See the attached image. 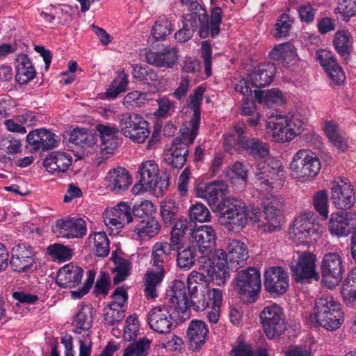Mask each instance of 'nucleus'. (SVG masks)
<instances>
[{
  "label": "nucleus",
  "mask_w": 356,
  "mask_h": 356,
  "mask_svg": "<svg viewBox=\"0 0 356 356\" xmlns=\"http://www.w3.org/2000/svg\"><path fill=\"white\" fill-rule=\"evenodd\" d=\"M244 122H238L234 126L235 134L226 136L224 140V146L229 150L236 144H238L243 150L257 159H266L270 154L269 145L257 138H248L243 134L246 130Z\"/></svg>",
  "instance_id": "obj_1"
},
{
  "label": "nucleus",
  "mask_w": 356,
  "mask_h": 356,
  "mask_svg": "<svg viewBox=\"0 0 356 356\" xmlns=\"http://www.w3.org/2000/svg\"><path fill=\"white\" fill-rule=\"evenodd\" d=\"M183 6L187 8L190 12L187 15L197 17L201 24L200 37L207 38L209 34L211 38H216L220 33V26L222 24V10L219 7H214L211 14V24L209 25L208 15L197 0H180Z\"/></svg>",
  "instance_id": "obj_2"
},
{
  "label": "nucleus",
  "mask_w": 356,
  "mask_h": 356,
  "mask_svg": "<svg viewBox=\"0 0 356 356\" xmlns=\"http://www.w3.org/2000/svg\"><path fill=\"white\" fill-rule=\"evenodd\" d=\"M312 212L305 213L295 218L289 229L290 238L297 244H307L316 241L323 231V227L316 222Z\"/></svg>",
  "instance_id": "obj_3"
},
{
  "label": "nucleus",
  "mask_w": 356,
  "mask_h": 356,
  "mask_svg": "<svg viewBox=\"0 0 356 356\" xmlns=\"http://www.w3.org/2000/svg\"><path fill=\"white\" fill-rule=\"evenodd\" d=\"M180 132L181 135L173 140L171 147L164 153V162L172 168L179 169L184 165L188 156V147L197 136L192 138V131L188 128L181 127Z\"/></svg>",
  "instance_id": "obj_4"
},
{
  "label": "nucleus",
  "mask_w": 356,
  "mask_h": 356,
  "mask_svg": "<svg viewBox=\"0 0 356 356\" xmlns=\"http://www.w3.org/2000/svg\"><path fill=\"white\" fill-rule=\"evenodd\" d=\"M321 166L315 154L303 149L294 154L289 168L293 177L304 181L314 177L319 172Z\"/></svg>",
  "instance_id": "obj_5"
},
{
  "label": "nucleus",
  "mask_w": 356,
  "mask_h": 356,
  "mask_svg": "<svg viewBox=\"0 0 356 356\" xmlns=\"http://www.w3.org/2000/svg\"><path fill=\"white\" fill-rule=\"evenodd\" d=\"M119 128L124 136L137 143H143L150 134L148 122L142 116L133 113L119 116Z\"/></svg>",
  "instance_id": "obj_6"
},
{
  "label": "nucleus",
  "mask_w": 356,
  "mask_h": 356,
  "mask_svg": "<svg viewBox=\"0 0 356 356\" xmlns=\"http://www.w3.org/2000/svg\"><path fill=\"white\" fill-rule=\"evenodd\" d=\"M260 319L264 331L270 339L278 337L286 330L283 309L277 304L265 307L260 314Z\"/></svg>",
  "instance_id": "obj_7"
},
{
  "label": "nucleus",
  "mask_w": 356,
  "mask_h": 356,
  "mask_svg": "<svg viewBox=\"0 0 356 356\" xmlns=\"http://www.w3.org/2000/svg\"><path fill=\"white\" fill-rule=\"evenodd\" d=\"M235 289L243 298L254 301L261 289L260 272L254 268L238 271L234 278Z\"/></svg>",
  "instance_id": "obj_8"
},
{
  "label": "nucleus",
  "mask_w": 356,
  "mask_h": 356,
  "mask_svg": "<svg viewBox=\"0 0 356 356\" xmlns=\"http://www.w3.org/2000/svg\"><path fill=\"white\" fill-rule=\"evenodd\" d=\"M321 275L325 285L333 288L341 281L345 271L341 256L337 252L326 253L321 261Z\"/></svg>",
  "instance_id": "obj_9"
},
{
  "label": "nucleus",
  "mask_w": 356,
  "mask_h": 356,
  "mask_svg": "<svg viewBox=\"0 0 356 356\" xmlns=\"http://www.w3.org/2000/svg\"><path fill=\"white\" fill-rule=\"evenodd\" d=\"M316 257L312 252L298 254L295 264L291 266L292 276L297 282L307 283L312 279L317 280Z\"/></svg>",
  "instance_id": "obj_10"
},
{
  "label": "nucleus",
  "mask_w": 356,
  "mask_h": 356,
  "mask_svg": "<svg viewBox=\"0 0 356 356\" xmlns=\"http://www.w3.org/2000/svg\"><path fill=\"white\" fill-rule=\"evenodd\" d=\"M221 222L225 225L243 227L245 225V207L236 198L224 199L219 204Z\"/></svg>",
  "instance_id": "obj_11"
},
{
  "label": "nucleus",
  "mask_w": 356,
  "mask_h": 356,
  "mask_svg": "<svg viewBox=\"0 0 356 356\" xmlns=\"http://www.w3.org/2000/svg\"><path fill=\"white\" fill-rule=\"evenodd\" d=\"M331 200L339 209H348L353 207L355 197L353 187L348 179L338 177L332 181Z\"/></svg>",
  "instance_id": "obj_12"
},
{
  "label": "nucleus",
  "mask_w": 356,
  "mask_h": 356,
  "mask_svg": "<svg viewBox=\"0 0 356 356\" xmlns=\"http://www.w3.org/2000/svg\"><path fill=\"white\" fill-rule=\"evenodd\" d=\"M105 225L111 229L110 234L115 235L125 225L134 221L131 207L124 202L106 210L104 216Z\"/></svg>",
  "instance_id": "obj_13"
},
{
  "label": "nucleus",
  "mask_w": 356,
  "mask_h": 356,
  "mask_svg": "<svg viewBox=\"0 0 356 356\" xmlns=\"http://www.w3.org/2000/svg\"><path fill=\"white\" fill-rule=\"evenodd\" d=\"M189 302L185 283L175 280L165 293L163 305L178 314H184L189 309Z\"/></svg>",
  "instance_id": "obj_14"
},
{
  "label": "nucleus",
  "mask_w": 356,
  "mask_h": 356,
  "mask_svg": "<svg viewBox=\"0 0 356 356\" xmlns=\"http://www.w3.org/2000/svg\"><path fill=\"white\" fill-rule=\"evenodd\" d=\"M138 174L137 178L145 190L161 194L163 188L167 186L161 178L159 177V167L154 161L143 162L138 168Z\"/></svg>",
  "instance_id": "obj_15"
},
{
  "label": "nucleus",
  "mask_w": 356,
  "mask_h": 356,
  "mask_svg": "<svg viewBox=\"0 0 356 356\" xmlns=\"http://www.w3.org/2000/svg\"><path fill=\"white\" fill-rule=\"evenodd\" d=\"M284 177L283 168L278 163L275 167H273L266 161H261L256 167L255 178L263 186L264 189L268 190L275 186H282Z\"/></svg>",
  "instance_id": "obj_16"
},
{
  "label": "nucleus",
  "mask_w": 356,
  "mask_h": 356,
  "mask_svg": "<svg viewBox=\"0 0 356 356\" xmlns=\"http://www.w3.org/2000/svg\"><path fill=\"white\" fill-rule=\"evenodd\" d=\"M35 254L31 246L22 243L12 249L10 261L11 268L16 272H29L35 268Z\"/></svg>",
  "instance_id": "obj_17"
},
{
  "label": "nucleus",
  "mask_w": 356,
  "mask_h": 356,
  "mask_svg": "<svg viewBox=\"0 0 356 356\" xmlns=\"http://www.w3.org/2000/svg\"><path fill=\"white\" fill-rule=\"evenodd\" d=\"M265 222L259 224L258 227L264 232L271 233L278 230L281 226L280 212L282 202L275 196L270 195L263 200Z\"/></svg>",
  "instance_id": "obj_18"
},
{
  "label": "nucleus",
  "mask_w": 356,
  "mask_h": 356,
  "mask_svg": "<svg viewBox=\"0 0 356 356\" xmlns=\"http://www.w3.org/2000/svg\"><path fill=\"white\" fill-rule=\"evenodd\" d=\"M171 310L164 305L152 308L147 316L149 327L160 334L169 333L174 326Z\"/></svg>",
  "instance_id": "obj_19"
},
{
  "label": "nucleus",
  "mask_w": 356,
  "mask_h": 356,
  "mask_svg": "<svg viewBox=\"0 0 356 356\" xmlns=\"http://www.w3.org/2000/svg\"><path fill=\"white\" fill-rule=\"evenodd\" d=\"M264 287L270 293L284 294L289 287V276L280 266H272L264 273Z\"/></svg>",
  "instance_id": "obj_20"
},
{
  "label": "nucleus",
  "mask_w": 356,
  "mask_h": 356,
  "mask_svg": "<svg viewBox=\"0 0 356 356\" xmlns=\"http://www.w3.org/2000/svg\"><path fill=\"white\" fill-rule=\"evenodd\" d=\"M53 232L64 238H81L86 234V223L82 218L58 220L52 227Z\"/></svg>",
  "instance_id": "obj_21"
},
{
  "label": "nucleus",
  "mask_w": 356,
  "mask_h": 356,
  "mask_svg": "<svg viewBox=\"0 0 356 356\" xmlns=\"http://www.w3.org/2000/svg\"><path fill=\"white\" fill-rule=\"evenodd\" d=\"M328 313L333 318L332 320L337 321V318L342 317L343 312L340 305L332 296H323L318 298L315 302L314 314L316 321H321L322 323L328 325L325 318Z\"/></svg>",
  "instance_id": "obj_22"
},
{
  "label": "nucleus",
  "mask_w": 356,
  "mask_h": 356,
  "mask_svg": "<svg viewBox=\"0 0 356 356\" xmlns=\"http://www.w3.org/2000/svg\"><path fill=\"white\" fill-rule=\"evenodd\" d=\"M188 234L193 238V243L202 254L210 252L216 243V233L212 227L200 226L191 230Z\"/></svg>",
  "instance_id": "obj_23"
},
{
  "label": "nucleus",
  "mask_w": 356,
  "mask_h": 356,
  "mask_svg": "<svg viewBox=\"0 0 356 356\" xmlns=\"http://www.w3.org/2000/svg\"><path fill=\"white\" fill-rule=\"evenodd\" d=\"M140 56L143 61L156 67H172L177 60V52L171 47H166L161 51L144 49Z\"/></svg>",
  "instance_id": "obj_24"
},
{
  "label": "nucleus",
  "mask_w": 356,
  "mask_h": 356,
  "mask_svg": "<svg viewBox=\"0 0 356 356\" xmlns=\"http://www.w3.org/2000/svg\"><path fill=\"white\" fill-rule=\"evenodd\" d=\"M222 300V293L220 289L204 287L200 296H192L189 309L192 308L197 312L203 311L211 305L220 306Z\"/></svg>",
  "instance_id": "obj_25"
},
{
  "label": "nucleus",
  "mask_w": 356,
  "mask_h": 356,
  "mask_svg": "<svg viewBox=\"0 0 356 356\" xmlns=\"http://www.w3.org/2000/svg\"><path fill=\"white\" fill-rule=\"evenodd\" d=\"M287 116L272 113L266 120L267 134L279 143L291 141L288 134Z\"/></svg>",
  "instance_id": "obj_26"
},
{
  "label": "nucleus",
  "mask_w": 356,
  "mask_h": 356,
  "mask_svg": "<svg viewBox=\"0 0 356 356\" xmlns=\"http://www.w3.org/2000/svg\"><path fill=\"white\" fill-rule=\"evenodd\" d=\"M200 270L209 275V280L216 282L218 286L223 285L229 277V266L223 264H214L208 256H202L199 259Z\"/></svg>",
  "instance_id": "obj_27"
},
{
  "label": "nucleus",
  "mask_w": 356,
  "mask_h": 356,
  "mask_svg": "<svg viewBox=\"0 0 356 356\" xmlns=\"http://www.w3.org/2000/svg\"><path fill=\"white\" fill-rule=\"evenodd\" d=\"M28 143L37 150L47 151L56 147V135L44 129H35L26 136Z\"/></svg>",
  "instance_id": "obj_28"
},
{
  "label": "nucleus",
  "mask_w": 356,
  "mask_h": 356,
  "mask_svg": "<svg viewBox=\"0 0 356 356\" xmlns=\"http://www.w3.org/2000/svg\"><path fill=\"white\" fill-rule=\"evenodd\" d=\"M317 59L333 83L337 85L343 83L345 79V74L332 58L330 51L325 49L318 51Z\"/></svg>",
  "instance_id": "obj_29"
},
{
  "label": "nucleus",
  "mask_w": 356,
  "mask_h": 356,
  "mask_svg": "<svg viewBox=\"0 0 356 356\" xmlns=\"http://www.w3.org/2000/svg\"><path fill=\"white\" fill-rule=\"evenodd\" d=\"M205 89L198 86L193 93L188 97V106L193 110V117L190 121L186 122L181 127L188 128L192 131V137L197 135L200 122V104Z\"/></svg>",
  "instance_id": "obj_30"
},
{
  "label": "nucleus",
  "mask_w": 356,
  "mask_h": 356,
  "mask_svg": "<svg viewBox=\"0 0 356 356\" xmlns=\"http://www.w3.org/2000/svg\"><path fill=\"white\" fill-rule=\"evenodd\" d=\"M83 275V270L81 267L69 264L58 270L56 283L62 288H74L81 282Z\"/></svg>",
  "instance_id": "obj_31"
},
{
  "label": "nucleus",
  "mask_w": 356,
  "mask_h": 356,
  "mask_svg": "<svg viewBox=\"0 0 356 356\" xmlns=\"http://www.w3.org/2000/svg\"><path fill=\"white\" fill-rule=\"evenodd\" d=\"M209 329L204 322L200 320H193L187 329V337L191 348L197 350L206 342Z\"/></svg>",
  "instance_id": "obj_32"
},
{
  "label": "nucleus",
  "mask_w": 356,
  "mask_h": 356,
  "mask_svg": "<svg viewBox=\"0 0 356 356\" xmlns=\"http://www.w3.org/2000/svg\"><path fill=\"white\" fill-rule=\"evenodd\" d=\"M106 188L116 193L126 191L131 184V178L127 170L118 168L111 170L107 176Z\"/></svg>",
  "instance_id": "obj_33"
},
{
  "label": "nucleus",
  "mask_w": 356,
  "mask_h": 356,
  "mask_svg": "<svg viewBox=\"0 0 356 356\" xmlns=\"http://www.w3.org/2000/svg\"><path fill=\"white\" fill-rule=\"evenodd\" d=\"M165 273V270H148L143 278L144 296L148 299H155L159 295L161 286Z\"/></svg>",
  "instance_id": "obj_34"
},
{
  "label": "nucleus",
  "mask_w": 356,
  "mask_h": 356,
  "mask_svg": "<svg viewBox=\"0 0 356 356\" xmlns=\"http://www.w3.org/2000/svg\"><path fill=\"white\" fill-rule=\"evenodd\" d=\"M227 250L229 263L233 268L238 269L246 264L248 251L243 242L237 239L229 240Z\"/></svg>",
  "instance_id": "obj_35"
},
{
  "label": "nucleus",
  "mask_w": 356,
  "mask_h": 356,
  "mask_svg": "<svg viewBox=\"0 0 356 356\" xmlns=\"http://www.w3.org/2000/svg\"><path fill=\"white\" fill-rule=\"evenodd\" d=\"M275 74V66L272 63H264L255 67L249 74L251 84L257 88L268 86Z\"/></svg>",
  "instance_id": "obj_36"
},
{
  "label": "nucleus",
  "mask_w": 356,
  "mask_h": 356,
  "mask_svg": "<svg viewBox=\"0 0 356 356\" xmlns=\"http://www.w3.org/2000/svg\"><path fill=\"white\" fill-rule=\"evenodd\" d=\"M96 129L99 134L101 152L103 154H112L117 147V134L120 129L107 124H99Z\"/></svg>",
  "instance_id": "obj_37"
},
{
  "label": "nucleus",
  "mask_w": 356,
  "mask_h": 356,
  "mask_svg": "<svg viewBox=\"0 0 356 356\" xmlns=\"http://www.w3.org/2000/svg\"><path fill=\"white\" fill-rule=\"evenodd\" d=\"M72 164V157L63 152H51L43 161V165L51 174L65 172Z\"/></svg>",
  "instance_id": "obj_38"
},
{
  "label": "nucleus",
  "mask_w": 356,
  "mask_h": 356,
  "mask_svg": "<svg viewBox=\"0 0 356 356\" xmlns=\"http://www.w3.org/2000/svg\"><path fill=\"white\" fill-rule=\"evenodd\" d=\"M15 60V79L19 84H26L33 80L36 74L32 62L28 55L25 54H19Z\"/></svg>",
  "instance_id": "obj_39"
},
{
  "label": "nucleus",
  "mask_w": 356,
  "mask_h": 356,
  "mask_svg": "<svg viewBox=\"0 0 356 356\" xmlns=\"http://www.w3.org/2000/svg\"><path fill=\"white\" fill-rule=\"evenodd\" d=\"M134 231L142 239H149L156 236L161 229L159 221L151 216H147L141 220L135 222Z\"/></svg>",
  "instance_id": "obj_40"
},
{
  "label": "nucleus",
  "mask_w": 356,
  "mask_h": 356,
  "mask_svg": "<svg viewBox=\"0 0 356 356\" xmlns=\"http://www.w3.org/2000/svg\"><path fill=\"white\" fill-rule=\"evenodd\" d=\"M183 27L175 34V40L179 42H184L190 40L195 31L199 28L201 30V24L197 17L189 15L182 16Z\"/></svg>",
  "instance_id": "obj_41"
},
{
  "label": "nucleus",
  "mask_w": 356,
  "mask_h": 356,
  "mask_svg": "<svg viewBox=\"0 0 356 356\" xmlns=\"http://www.w3.org/2000/svg\"><path fill=\"white\" fill-rule=\"evenodd\" d=\"M227 191V184L222 181L218 180L207 184L199 193L200 196L211 205L215 204L218 200V195H225Z\"/></svg>",
  "instance_id": "obj_42"
},
{
  "label": "nucleus",
  "mask_w": 356,
  "mask_h": 356,
  "mask_svg": "<svg viewBox=\"0 0 356 356\" xmlns=\"http://www.w3.org/2000/svg\"><path fill=\"white\" fill-rule=\"evenodd\" d=\"M111 260L115 265L112 270L113 283L118 284L125 280L130 275L131 264L128 260L118 255L115 252L112 253Z\"/></svg>",
  "instance_id": "obj_43"
},
{
  "label": "nucleus",
  "mask_w": 356,
  "mask_h": 356,
  "mask_svg": "<svg viewBox=\"0 0 356 356\" xmlns=\"http://www.w3.org/2000/svg\"><path fill=\"white\" fill-rule=\"evenodd\" d=\"M323 130L330 142L338 149L344 152L348 147L347 140L339 134L338 125L332 121L324 122Z\"/></svg>",
  "instance_id": "obj_44"
},
{
  "label": "nucleus",
  "mask_w": 356,
  "mask_h": 356,
  "mask_svg": "<svg viewBox=\"0 0 356 356\" xmlns=\"http://www.w3.org/2000/svg\"><path fill=\"white\" fill-rule=\"evenodd\" d=\"M333 44L337 53L342 57L346 58L352 49V38L350 33L347 31H337L333 40Z\"/></svg>",
  "instance_id": "obj_45"
},
{
  "label": "nucleus",
  "mask_w": 356,
  "mask_h": 356,
  "mask_svg": "<svg viewBox=\"0 0 356 356\" xmlns=\"http://www.w3.org/2000/svg\"><path fill=\"white\" fill-rule=\"evenodd\" d=\"M179 204L172 199L163 201L161 204V216L165 225L173 224L178 219Z\"/></svg>",
  "instance_id": "obj_46"
},
{
  "label": "nucleus",
  "mask_w": 356,
  "mask_h": 356,
  "mask_svg": "<svg viewBox=\"0 0 356 356\" xmlns=\"http://www.w3.org/2000/svg\"><path fill=\"white\" fill-rule=\"evenodd\" d=\"M133 76L139 81H143L149 85H155L158 81V75L155 70L149 67L139 65L133 66Z\"/></svg>",
  "instance_id": "obj_47"
},
{
  "label": "nucleus",
  "mask_w": 356,
  "mask_h": 356,
  "mask_svg": "<svg viewBox=\"0 0 356 356\" xmlns=\"http://www.w3.org/2000/svg\"><path fill=\"white\" fill-rule=\"evenodd\" d=\"M347 220L339 213L332 214L329 222V230L332 235L345 236L349 233Z\"/></svg>",
  "instance_id": "obj_48"
},
{
  "label": "nucleus",
  "mask_w": 356,
  "mask_h": 356,
  "mask_svg": "<svg viewBox=\"0 0 356 356\" xmlns=\"http://www.w3.org/2000/svg\"><path fill=\"white\" fill-rule=\"evenodd\" d=\"M177 265L184 270H189L195 261V250L191 247H185L177 250Z\"/></svg>",
  "instance_id": "obj_49"
},
{
  "label": "nucleus",
  "mask_w": 356,
  "mask_h": 356,
  "mask_svg": "<svg viewBox=\"0 0 356 356\" xmlns=\"http://www.w3.org/2000/svg\"><path fill=\"white\" fill-rule=\"evenodd\" d=\"M69 140L76 145L83 147L93 144V136L86 129L76 128L71 131Z\"/></svg>",
  "instance_id": "obj_50"
},
{
  "label": "nucleus",
  "mask_w": 356,
  "mask_h": 356,
  "mask_svg": "<svg viewBox=\"0 0 356 356\" xmlns=\"http://www.w3.org/2000/svg\"><path fill=\"white\" fill-rule=\"evenodd\" d=\"M172 31V22L165 17H159L152 28V35L156 40H164Z\"/></svg>",
  "instance_id": "obj_51"
},
{
  "label": "nucleus",
  "mask_w": 356,
  "mask_h": 356,
  "mask_svg": "<svg viewBox=\"0 0 356 356\" xmlns=\"http://www.w3.org/2000/svg\"><path fill=\"white\" fill-rule=\"evenodd\" d=\"M128 85L127 76L124 72H120L107 89L106 95L110 98H115L121 92L127 90Z\"/></svg>",
  "instance_id": "obj_52"
},
{
  "label": "nucleus",
  "mask_w": 356,
  "mask_h": 356,
  "mask_svg": "<svg viewBox=\"0 0 356 356\" xmlns=\"http://www.w3.org/2000/svg\"><path fill=\"white\" fill-rule=\"evenodd\" d=\"M168 244L156 243L152 249L151 263L155 267L154 270H159L160 268L165 270L164 263L167 259L166 249Z\"/></svg>",
  "instance_id": "obj_53"
},
{
  "label": "nucleus",
  "mask_w": 356,
  "mask_h": 356,
  "mask_svg": "<svg viewBox=\"0 0 356 356\" xmlns=\"http://www.w3.org/2000/svg\"><path fill=\"white\" fill-rule=\"evenodd\" d=\"M150 342L144 338L131 343L124 349L123 356H147Z\"/></svg>",
  "instance_id": "obj_54"
},
{
  "label": "nucleus",
  "mask_w": 356,
  "mask_h": 356,
  "mask_svg": "<svg viewBox=\"0 0 356 356\" xmlns=\"http://www.w3.org/2000/svg\"><path fill=\"white\" fill-rule=\"evenodd\" d=\"M316 211L324 218L328 216V193L325 190L318 191L313 197Z\"/></svg>",
  "instance_id": "obj_55"
},
{
  "label": "nucleus",
  "mask_w": 356,
  "mask_h": 356,
  "mask_svg": "<svg viewBox=\"0 0 356 356\" xmlns=\"http://www.w3.org/2000/svg\"><path fill=\"white\" fill-rule=\"evenodd\" d=\"M95 253L97 257H104L109 253V241L105 232H97L94 234Z\"/></svg>",
  "instance_id": "obj_56"
},
{
  "label": "nucleus",
  "mask_w": 356,
  "mask_h": 356,
  "mask_svg": "<svg viewBox=\"0 0 356 356\" xmlns=\"http://www.w3.org/2000/svg\"><path fill=\"white\" fill-rule=\"evenodd\" d=\"M47 253L49 256L60 261H65L72 258V250L63 244L54 243L47 248Z\"/></svg>",
  "instance_id": "obj_57"
},
{
  "label": "nucleus",
  "mask_w": 356,
  "mask_h": 356,
  "mask_svg": "<svg viewBox=\"0 0 356 356\" xmlns=\"http://www.w3.org/2000/svg\"><path fill=\"white\" fill-rule=\"evenodd\" d=\"M92 318L91 308L82 307L76 314L74 323L77 328L88 330L92 326Z\"/></svg>",
  "instance_id": "obj_58"
},
{
  "label": "nucleus",
  "mask_w": 356,
  "mask_h": 356,
  "mask_svg": "<svg viewBox=\"0 0 356 356\" xmlns=\"http://www.w3.org/2000/svg\"><path fill=\"white\" fill-rule=\"evenodd\" d=\"M226 175L232 183L238 181L245 184L247 182V170L241 162H235L227 170Z\"/></svg>",
  "instance_id": "obj_59"
},
{
  "label": "nucleus",
  "mask_w": 356,
  "mask_h": 356,
  "mask_svg": "<svg viewBox=\"0 0 356 356\" xmlns=\"http://www.w3.org/2000/svg\"><path fill=\"white\" fill-rule=\"evenodd\" d=\"M189 217L192 221L201 222H209L211 218L209 210L202 203H196L191 207Z\"/></svg>",
  "instance_id": "obj_60"
},
{
  "label": "nucleus",
  "mask_w": 356,
  "mask_h": 356,
  "mask_svg": "<svg viewBox=\"0 0 356 356\" xmlns=\"http://www.w3.org/2000/svg\"><path fill=\"white\" fill-rule=\"evenodd\" d=\"M154 211L153 204L149 200L141 202L139 204H135L131 209L134 222L144 219V217L149 216Z\"/></svg>",
  "instance_id": "obj_61"
},
{
  "label": "nucleus",
  "mask_w": 356,
  "mask_h": 356,
  "mask_svg": "<svg viewBox=\"0 0 356 356\" xmlns=\"http://www.w3.org/2000/svg\"><path fill=\"white\" fill-rule=\"evenodd\" d=\"M342 19L348 21L351 17L356 15V1L354 0H338V6L335 8Z\"/></svg>",
  "instance_id": "obj_62"
},
{
  "label": "nucleus",
  "mask_w": 356,
  "mask_h": 356,
  "mask_svg": "<svg viewBox=\"0 0 356 356\" xmlns=\"http://www.w3.org/2000/svg\"><path fill=\"white\" fill-rule=\"evenodd\" d=\"M104 321L109 325L120 322L125 316V310L108 305L104 309Z\"/></svg>",
  "instance_id": "obj_63"
},
{
  "label": "nucleus",
  "mask_w": 356,
  "mask_h": 356,
  "mask_svg": "<svg viewBox=\"0 0 356 356\" xmlns=\"http://www.w3.org/2000/svg\"><path fill=\"white\" fill-rule=\"evenodd\" d=\"M254 97L258 102H264L267 106L282 100V93L275 90H268L267 91L254 90Z\"/></svg>",
  "instance_id": "obj_64"
}]
</instances>
